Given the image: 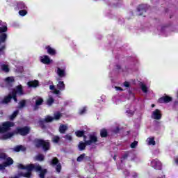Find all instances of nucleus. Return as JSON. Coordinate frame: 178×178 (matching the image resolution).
<instances>
[{"label": "nucleus", "instance_id": "09e8293b", "mask_svg": "<svg viewBox=\"0 0 178 178\" xmlns=\"http://www.w3.org/2000/svg\"><path fill=\"white\" fill-rule=\"evenodd\" d=\"M124 175H126V176L129 175V171H126V172H124Z\"/></svg>", "mask_w": 178, "mask_h": 178}, {"label": "nucleus", "instance_id": "cd10ccee", "mask_svg": "<svg viewBox=\"0 0 178 178\" xmlns=\"http://www.w3.org/2000/svg\"><path fill=\"white\" fill-rule=\"evenodd\" d=\"M47 105H49V106H51V105H52V104H54V98L52 97H51V95L49 96V98L47 99Z\"/></svg>", "mask_w": 178, "mask_h": 178}, {"label": "nucleus", "instance_id": "0eeeda50", "mask_svg": "<svg viewBox=\"0 0 178 178\" xmlns=\"http://www.w3.org/2000/svg\"><path fill=\"white\" fill-rule=\"evenodd\" d=\"M36 147H42L44 151H48L49 149V142L48 140H42L37 139L35 140Z\"/></svg>", "mask_w": 178, "mask_h": 178}, {"label": "nucleus", "instance_id": "c9c22d12", "mask_svg": "<svg viewBox=\"0 0 178 178\" xmlns=\"http://www.w3.org/2000/svg\"><path fill=\"white\" fill-rule=\"evenodd\" d=\"M44 155L39 154V155L36 156L35 159H36V161H44Z\"/></svg>", "mask_w": 178, "mask_h": 178}, {"label": "nucleus", "instance_id": "a18cd8bd", "mask_svg": "<svg viewBox=\"0 0 178 178\" xmlns=\"http://www.w3.org/2000/svg\"><path fill=\"white\" fill-rule=\"evenodd\" d=\"M124 87H129L130 86V83L129 82H124Z\"/></svg>", "mask_w": 178, "mask_h": 178}, {"label": "nucleus", "instance_id": "393cba45", "mask_svg": "<svg viewBox=\"0 0 178 178\" xmlns=\"http://www.w3.org/2000/svg\"><path fill=\"white\" fill-rule=\"evenodd\" d=\"M146 141L148 145H155V138H148Z\"/></svg>", "mask_w": 178, "mask_h": 178}, {"label": "nucleus", "instance_id": "de8ad7c7", "mask_svg": "<svg viewBox=\"0 0 178 178\" xmlns=\"http://www.w3.org/2000/svg\"><path fill=\"white\" fill-rule=\"evenodd\" d=\"M118 131H119V127H117L116 130L115 131V133H118Z\"/></svg>", "mask_w": 178, "mask_h": 178}, {"label": "nucleus", "instance_id": "58836bf2", "mask_svg": "<svg viewBox=\"0 0 178 178\" xmlns=\"http://www.w3.org/2000/svg\"><path fill=\"white\" fill-rule=\"evenodd\" d=\"M19 15L20 16H26L27 15V11L26 10H22L19 11Z\"/></svg>", "mask_w": 178, "mask_h": 178}, {"label": "nucleus", "instance_id": "dca6fc26", "mask_svg": "<svg viewBox=\"0 0 178 178\" xmlns=\"http://www.w3.org/2000/svg\"><path fill=\"white\" fill-rule=\"evenodd\" d=\"M170 101H172V97L169 96H163L159 99L160 104H168V102H170Z\"/></svg>", "mask_w": 178, "mask_h": 178}, {"label": "nucleus", "instance_id": "603ef678", "mask_svg": "<svg viewBox=\"0 0 178 178\" xmlns=\"http://www.w3.org/2000/svg\"><path fill=\"white\" fill-rule=\"evenodd\" d=\"M114 159H116V158L114 157Z\"/></svg>", "mask_w": 178, "mask_h": 178}, {"label": "nucleus", "instance_id": "6e6552de", "mask_svg": "<svg viewBox=\"0 0 178 178\" xmlns=\"http://www.w3.org/2000/svg\"><path fill=\"white\" fill-rule=\"evenodd\" d=\"M89 139V140H86L87 137L86 136H83V140L86 142V145H91V144H95V143H97V141H98V138L95 134L90 135Z\"/></svg>", "mask_w": 178, "mask_h": 178}, {"label": "nucleus", "instance_id": "49530a36", "mask_svg": "<svg viewBox=\"0 0 178 178\" xmlns=\"http://www.w3.org/2000/svg\"><path fill=\"white\" fill-rule=\"evenodd\" d=\"M175 163L176 165H178V157L175 158Z\"/></svg>", "mask_w": 178, "mask_h": 178}, {"label": "nucleus", "instance_id": "412c9836", "mask_svg": "<svg viewBox=\"0 0 178 178\" xmlns=\"http://www.w3.org/2000/svg\"><path fill=\"white\" fill-rule=\"evenodd\" d=\"M86 145H87V143H86V142H80L78 145L79 151H84V149H86Z\"/></svg>", "mask_w": 178, "mask_h": 178}, {"label": "nucleus", "instance_id": "b1692460", "mask_svg": "<svg viewBox=\"0 0 178 178\" xmlns=\"http://www.w3.org/2000/svg\"><path fill=\"white\" fill-rule=\"evenodd\" d=\"M67 130V126L61 124L59 127V131L61 134H65V132Z\"/></svg>", "mask_w": 178, "mask_h": 178}, {"label": "nucleus", "instance_id": "3c124183", "mask_svg": "<svg viewBox=\"0 0 178 178\" xmlns=\"http://www.w3.org/2000/svg\"><path fill=\"white\" fill-rule=\"evenodd\" d=\"M162 31H165V28H162Z\"/></svg>", "mask_w": 178, "mask_h": 178}, {"label": "nucleus", "instance_id": "4c0bfd02", "mask_svg": "<svg viewBox=\"0 0 178 178\" xmlns=\"http://www.w3.org/2000/svg\"><path fill=\"white\" fill-rule=\"evenodd\" d=\"M5 54V44L1 46L0 48V56Z\"/></svg>", "mask_w": 178, "mask_h": 178}, {"label": "nucleus", "instance_id": "bb28decb", "mask_svg": "<svg viewBox=\"0 0 178 178\" xmlns=\"http://www.w3.org/2000/svg\"><path fill=\"white\" fill-rule=\"evenodd\" d=\"M5 81H6V83H7L8 84H12L13 81H15V79H13V77L10 76V77H7Z\"/></svg>", "mask_w": 178, "mask_h": 178}, {"label": "nucleus", "instance_id": "423d86ee", "mask_svg": "<svg viewBox=\"0 0 178 178\" xmlns=\"http://www.w3.org/2000/svg\"><path fill=\"white\" fill-rule=\"evenodd\" d=\"M15 123L13 122H4L2 123V127L0 126V134L6 133L10 130V127H13Z\"/></svg>", "mask_w": 178, "mask_h": 178}, {"label": "nucleus", "instance_id": "c756f323", "mask_svg": "<svg viewBox=\"0 0 178 178\" xmlns=\"http://www.w3.org/2000/svg\"><path fill=\"white\" fill-rule=\"evenodd\" d=\"M75 134L76 137H83L84 136V131H76Z\"/></svg>", "mask_w": 178, "mask_h": 178}, {"label": "nucleus", "instance_id": "79ce46f5", "mask_svg": "<svg viewBox=\"0 0 178 178\" xmlns=\"http://www.w3.org/2000/svg\"><path fill=\"white\" fill-rule=\"evenodd\" d=\"M138 145V142L134 141L131 144V148H136Z\"/></svg>", "mask_w": 178, "mask_h": 178}, {"label": "nucleus", "instance_id": "a19ab883", "mask_svg": "<svg viewBox=\"0 0 178 178\" xmlns=\"http://www.w3.org/2000/svg\"><path fill=\"white\" fill-rule=\"evenodd\" d=\"M65 140H67V141H72V135H70V134H67L65 136Z\"/></svg>", "mask_w": 178, "mask_h": 178}, {"label": "nucleus", "instance_id": "473e14b6", "mask_svg": "<svg viewBox=\"0 0 178 178\" xmlns=\"http://www.w3.org/2000/svg\"><path fill=\"white\" fill-rule=\"evenodd\" d=\"M19 114V111H15L12 115L10 116V120H13L16 116Z\"/></svg>", "mask_w": 178, "mask_h": 178}, {"label": "nucleus", "instance_id": "2f4dec72", "mask_svg": "<svg viewBox=\"0 0 178 178\" xmlns=\"http://www.w3.org/2000/svg\"><path fill=\"white\" fill-rule=\"evenodd\" d=\"M1 70H3V72L8 73V72H9V67L6 65H2Z\"/></svg>", "mask_w": 178, "mask_h": 178}, {"label": "nucleus", "instance_id": "a211bd4d", "mask_svg": "<svg viewBox=\"0 0 178 178\" xmlns=\"http://www.w3.org/2000/svg\"><path fill=\"white\" fill-rule=\"evenodd\" d=\"M15 133L16 132H10L8 134H5L1 136V140H8V138H10L15 136Z\"/></svg>", "mask_w": 178, "mask_h": 178}, {"label": "nucleus", "instance_id": "ea45409f", "mask_svg": "<svg viewBox=\"0 0 178 178\" xmlns=\"http://www.w3.org/2000/svg\"><path fill=\"white\" fill-rule=\"evenodd\" d=\"M87 111V107H83L82 109L79 111L80 115H84L86 112Z\"/></svg>", "mask_w": 178, "mask_h": 178}, {"label": "nucleus", "instance_id": "6ab92c4d", "mask_svg": "<svg viewBox=\"0 0 178 178\" xmlns=\"http://www.w3.org/2000/svg\"><path fill=\"white\" fill-rule=\"evenodd\" d=\"M146 10L145 8H144V6H139L138 8L137 15H139L140 16H143L144 13H145Z\"/></svg>", "mask_w": 178, "mask_h": 178}, {"label": "nucleus", "instance_id": "f704fd0d", "mask_svg": "<svg viewBox=\"0 0 178 178\" xmlns=\"http://www.w3.org/2000/svg\"><path fill=\"white\" fill-rule=\"evenodd\" d=\"M127 116H133L134 115V110L128 109L126 111Z\"/></svg>", "mask_w": 178, "mask_h": 178}, {"label": "nucleus", "instance_id": "ddd939ff", "mask_svg": "<svg viewBox=\"0 0 178 178\" xmlns=\"http://www.w3.org/2000/svg\"><path fill=\"white\" fill-rule=\"evenodd\" d=\"M16 132L17 134H20L21 136H26V134H29V133H30V128L29 127L17 128Z\"/></svg>", "mask_w": 178, "mask_h": 178}, {"label": "nucleus", "instance_id": "c85d7f7f", "mask_svg": "<svg viewBox=\"0 0 178 178\" xmlns=\"http://www.w3.org/2000/svg\"><path fill=\"white\" fill-rule=\"evenodd\" d=\"M84 158H86V154H82L77 158L76 161L77 162H83Z\"/></svg>", "mask_w": 178, "mask_h": 178}, {"label": "nucleus", "instance_id": "4be33fe9", "mask_svg": "<svg viewBox=\"0 0 178 178\" xmlns=\"http://www.w3.org/2000/svg\"><path fill=\"white\" fill-rule=\"evenodd\" d=\"M27 86H29V87H38V81H29L27 83Z\"/></svg>", "mask_w": 178, "mask_h": 178}, {"label": "nucleus", "instance_id": "8fccbe9b", "mask_svg": "<svg viewBox=\"0 0 178 178\" xmlns=\"http://www.w3.org/2000/svg\"><path fill=\"white\" fill-rule=\"evenodd\" d=\"M154 107H155V104H152V108H154Z\"/></svg>", "mask_w": 178, "mask_h": 178}, {"label": "nucleus", "instance_id": "f3484780", "mask_svg": "<svg viewBox=\"0 0 178 178\" xmlns=\"http://www.w3.org/2000/svg\"><path fill=\"white\" fill-rule=\"evenodd\" d=\"M34 99L35 101L34 110L36 111V109H38V106H40V105H41L44 102V99H42V98L41 97H35L34 98Z\"/></svg>", "mask_w": 178, "mask_h": 178}, {"label": "nucleus", "instance_id": "7ed1b4c3", "mask_svg": "<svg viewBox=\"0 0 178 178\" xmlns=\"http://www.w3.org/2000/svg\"><path fill=\"white\" fill-rule=\"evenodd\" d=\"M57 88L54 85L49 86V90L52 91L53 94H60V91H64L65 87V83L62 81H58L57 84Z\"/></svg>", "mask_w": 178, "mask_h": 178}, {"label": "nucleus", "instance_id": "5701e85b", "mask_svg": "<svg viewBox=\"0 0 178 178\" xmlns=\"http://www.w3.org/2000/svg\"><path fill=\"white\" fill-rule=\"evenodd\" d=\"M140 88L143 92H144L145 94H147V92H148V87L143 83H140Z\"/></svg>", "mask_w": 178, "mask_h": 178}, {"label": "nucleus", "instance_id": "aec40b11", "mask_svg": "<svg viewBox=\"0 0 178 178\" xmlns=\"http://www.w3.org/2000/svg\"><path fill=\"white\" fill-rule=\"evenodd\" d=\"M17 10H19V9H26V4L23 3V1H19L17 3Z\"/></svg>", "mask_w": 178, "mask_h": 178}, {"label": "nucleus", "instance_id": "c03bdc74", "mask_svg": "<svg viewBox=\"0 0 178 178\" xmlns=\"http://www.w3.org/2000/svg\"><path fill=\"white\" fill-rule=\"evenodd\" d=\"M115 88L116 91H123V89L120 87L115 86Z\"/></svg>", "mask_w": 178, "mask_h": 178}, {"label": "nucleus", "instance_id": "e433bc0d", "mask_svg": "<svg viewBox=\"0 0 178 178\" xmlns=\"http://www.w3.org/2000/svg\"><path fill=\"white\" fill-rule=\"evenodd\" d=\"M24 106H26V101L25 100H22V101L19 102V108H24Z\"/></svg>", "mask_w": 178, "mask_h": 178}, {"label": "nucleus", "instance_id": "9b49d317", "mask_svg": "<svg viewBox=\"0 0 178 178\" xmlns=\"http://www.w3.org/2000/svg\"><path fill=\"white\" fill-rule=\"evenodd\" d=\"M51 165H53L54 168H56L58 173H60L62 165L60 164L59 160H58L56 158H54L51 161Z\"/></svg>", "mask_w": 178, "mask_h": 178}, {"label": "nucleus", "instance_id": "f257e3e1", "mask_svg": "<svg viewBox=\"0 0 178 178\" xmlns=\"http://www.w3.org/2000/svg\"><path fill=\"white\" fill-rule=\"evenodd\" d=\"M23 88H22V85H19L16 87V88L13 89L12 92L5 97L3 101H1V104H8L10 102V99L12 98L14 99L15 102H17V98H16V95H23Z\"/></svg>", "mask_w": 178, "mask_h": 178}, {"label": "nucleus", "instance_id": "37998d69", "mask_svg": "<svg viewBox=\"0 0 178 178\" xmlns=\"http://www.w3.org/2000/svg\"><path fill=\"white\" fill-rule=\"evenodd\" d=\"M132 177L133 178H138V174H137L136 172H133L132 173Z\"/></svg>", "mask_w": 178, "mask_h": 178}, {"label": "nucleus", "instance_id": "1a4fd4ad", "mask_svg": "<svg viewBox=\"0 0 178 178\" xmlns=\"http://www.w3.org/2000/svg\"><path fill=\"white\" fill-rule=\"evenodd\" d=\"M56 73L58 77H66V66H63L62 67H57L56 68Z\"/></svg>", "mask_w": 178, "mask_h": 178}, {"label": "nucleus", "instance_id": "20e7f679", "mask_svg": "<svg viewBox=\"0 0 178 178\" xmlns=\"http://www.w3.org/2000/svg\"><path fill=\"white\" fill-rule=\"evenodd\" d=\"M59 119H60V113L57 112L54 113V118L51 115H47L44 118V120L39 121V124L42 127H44L42 124L45 123V122L48 123L49 122H52V120H59Z\"/></svg>", "mask_w": 178, "mask_h": 178}, {"label": "nucleus", "instance_id": "a878e982", "mask_svg": "<svg viewBox=\"0 0 178 178\" xmlns=\"http://www.w3.org/2000/svg\"><path fill=\"white\" fill-rule=\"evenodd\" d=\"M24 147L22 145H19L13 148V151H15V152H19V151H24Z\"/></svg>", "mask_w": 178, "mask_h": 178}, {"label": "nucleus", "instance_id": "7c9ffc66", "mask_svg": "<svg viewBox=\"0 0 178 178\" xmlns=\"http://www.w3.org/2000/svg\"><path fill=\"white\" fill-rule=\"evenodd\" d=\"M100 136L101 137H106V136H108V131H106V129H102L100 131Z\"/></svg>", "mask_w": 178, "mask_h": 178}, {"label": "nucleus", "instance_id": "72a5a7b5", "mask_svg": "<svg viewBox=\"0 0 178 178\" xmlns=\"http://www.w3.org/2000/svg\"><path fill=\"white\" fill-rule=\"evenodd\" d=\"M60 140V138L59 136H56L52 138L53 143H55L56 144H58L59 143V140Z\"/></svg>", "mask_w": 178, "mask_h": 178}, {"label": "nucleus", "instance_id": "39448f33", "mask_svg": "<svg viewBox=\"0 0 178 178\" xmlns=\"http://www.w3.org/2000/svg\"><path fill=\"white\" fill-rule=\"evenodd\" d=\"M6 31H8V26L6 25L0 27V45L1 44H5L6 42V38H8Z\"/></svg>", "mask_w": 178, "mask_h": 178}, {"label": "nucleus", "instance_id": "9d476101", "mask_svg": "<svg viewBox=\"0 0 178 178\" xmlns=\"http://www.w3.org/2000/svg\"><path fill=\"white\" fill-rule=\"evenodd\" d=\"M39 59L41 63H43V65H51V63H54V60L51 59V58H49V56L47 55L40 56Z\"/></svg>", "mask_w": 178, "mask_h": 178}, {"label": "nucleus", "instance_id": "f8f14e48", "mask_svg": "<svg viewBox=\"0 0 178 178\" xmlns=\"http://www.w3.org/2000/svg\"><path fill=\"white\" fill-rule=\"evenodd\" d=\"M150 165L156 170H161V169H162V163H161L158 159L152 160Z\"/></svg>", "mask_w": 178, "mask_h": 178}, {"label": "nucleus", "instance_id": "4468645a", "mask_svg": "<svg viewBox=\"0 0 178 178\" xmlns=\"http://www.w3.org/2000/svg\"><path fill=\"white\" fill-rule=\"evenodd\" d=\"M162 118V114L161 113V111L159 109H156L152 113V119H155L156 120H160Z\"/></svg>", "mask_w": 178, "mask_h": 178}, {"label": "nucleus", "instance_id": "2eb2a0df", "mask_svg": "<svg viewBox=\"0 0 178 178\" xmlns=\"http://www.w3.org/2000/svg\"><path fill=\"white\" fill-rule=\"evenodd\" d=\"M44 48L47 49V54L51 55V56H55V55H56V50L52 48L51 46L47 45Z\"/></svg>", "mask_w": 178, "mask_h": 178}, {"label": "nucleus", "instance_id": "f03ea898", "mask_svg": "<svg viewBox=\"0 0 178 178\" xmlns=\"http://www.w3.org/2000/svg\"><path fill=\"white\" fill-rule=\"evenodd\" d=\"M0 160L4 161L3 164H0V170H4L8 166L13 165V160L10 157H8L4 153L0 154Z\"/></svg>", "mask_w": 178, "mask_h": 178}]
</instances>
